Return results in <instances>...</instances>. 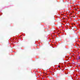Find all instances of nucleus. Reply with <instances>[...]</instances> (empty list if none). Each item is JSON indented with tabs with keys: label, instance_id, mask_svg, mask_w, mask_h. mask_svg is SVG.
I'll use <instances>...</instances> for the list:
<instances>
[{
	"label": "nucleus",
	"instance_id": "f257e3e1",
	"mask_svg": "<svg viewBox=\"0 0 80 80\" xmlns=\"http://www.w3.org/2000/svg\"><path fill=\"white\" fill-rule=\"evenodd\" d=\"M71 79H72V77L71 78Z\"/></svg>",
	"mask_w": 80,
	"mask_h": 80
},
{
	"label": "nucleus",
	"instance_id": "f03ea898",
	"mask_svg": "<svg viewBox=\"0 0 80 80\" xmlns=\"http://www.w3.org/2000/svg\"><path fill=\"white\" fill-rule=\"evenodd\" d=\"M71 14H72V13H70V15H71Z\"/></svg>",
	"mask_w": 80,
	"mask_h": 80
},
{
	"label": "nucleus",
	"instance_id": "7ed1b4c3",
	"mask_svg": "<svg viewBox=\"0 0 80 80\" xmlns=\"http://www.w3.org/2000/svg\"><path fill=\"white\" fill-rule=\"evenodd\" d=\"M58 67H59L60 68V66H58Z\"/></svg>",
	"mask_w": 80,
	"mask_h": 80
}]
</instances>
